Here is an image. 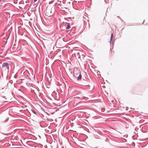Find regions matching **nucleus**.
<instances>
[{"label":"nucleus","instance_id":"5","mask_svg":"<svg viewBox=\"0 0 148 148\" xmlns=\"http://www.w3.org/2000/svg\"><path fill=\"white\" fill-rule=\"evenodd\" d=\"M84 80V82H83V83H82V85H85L86 84V78H85V79H83Z\"/></svg>","mask_w":148,"mask_h":148},{"label":"nucleus","instance_id":"6","mask_svg":"<svg viewBox=\"0 0 148 148\" xmlns=\"http://www.w3.org/2000/svg\"><path fill=\"white\" fill-rule=\"evenodd\" d=\"M113 37V34H112L111 36V38H110V41L111 42L112 40V39Z\"/></svg>","mask_w":148,"mask_h":148},{"label":"nucleus","instance_id":"9","mask_svg":"<svg viewBox=\"0 0 148 148\" xmlns=\"http://www.w3.org/2000/svg\"><path fill=\"white\" fill-rule=\"evenodd\" d=\"M19 66V68H18V69H19L20 67V66Z\"/></svg>","mask_w":148,"mask_h":148},{"label":"nucleus","instance_id":"7","mask_svg":"<svg viewBox=\"0 0 148 148\" xmlns=\"http://www.w3.org/2000/svg\"><path fill=\"white\" fill-rule=\"evenodd\" d=\"M32 111L34 113V114H36V112L35 111L32 110Z\"/></svg>","mask_w":148,"mask_h":148},{"label":"nucleus","instance_id":"2","mask_svg":"<svg viewBox=\"0 0 148 148\" xmlns=\"http://www.w3.org/2000/svg\"><path fill=\"white\" fill-rule=\"evenodd\" d=\"M9 66L8 63L6 62L3 63L1 67V69L3 71H5L6 69H8L9 68Z\"/></svg>","mask_w":148,"mask_h":148},{"label":"nucleus","instance_id":"4","mask_svg":"<svg viewBox=\"0 0 148 148\" xmlns=\"http://www.w3.org/2000/svg\"><path fill=\"white\" fill-rule=\"evenodd\" d=\"M71 28L70 26V24L69 23L67 24V26L66 27V29H69Z\"/></svg>","mask_w":148,"mask_h":148},{"label":"nucleus","instance_id":"1","mask_svg":"<svg viewBox=\"0 0 148 148\" xmlns=\"http://www.w3.org/2000/svg\"><path fill=\"white\" fill-rule=\"evenodd\" d=\"M54 11L55 9L53 7L47 6L45 12L46 17L48 18L51 17L53 15Z\"/></svg>","mask_w":148,"mask_h":148},{"label":"nucleus","instance_id":"8","mask_svg":"<svg viewBox=\"0 0 148 148\" xmlns=\"http://www.w3.org/2000/svg\"><path fill=\"white\" fill-rule=\"evenodd\" d=\"M37 0H34V2H36V1H37Z\"/></svg>","mask_w":148,"mask_h":148},{"label":"nucleus","instance_id":"3","mask_svg":"<svg viewBox=\"0 0 148 148\" xmlns=\"http://www.w3.org/2000/svg\"><path fill=\"white\" fill-rule=\"evenodd\" d=\"M82 78V76L81 75H80V74H79V76H78L77 78V80L79 81V80H81Z\"/></svg>","mask_w":148,"mask_h":148}]
</instances>
